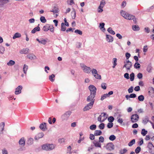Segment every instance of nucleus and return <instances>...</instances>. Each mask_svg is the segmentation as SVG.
Wrapping results in <instances>:
<instances>
[{"mask_svg":"<svg viewBox=\"0 0 154 154\" xmlns=\"http://www.w3.org/2000/svg\"><path fill=\"white\" fill-rule=\"evenodd\" d=\"M96 94H91L90 95L88 96L87 98V101L88 102L91 101L88 105L85 106L83 109L84 111L88 110L91 109L94 104V99Z\"/></svg>","mask_w":154,"mask_h":154,"instance_id":"1","label":"nucleus"},{"mask_svg":"<svg viewBox=\"0 0 154 154\" xmlns=\"http://www.w3.org/2000/svg\"><path fill=\"white\" fill-rule=\"evenodd\" d=\"M121 15L125 19L131 20H133V21L136 23V18H134V16L133 15L129 14L128 13L123 11H122L120 12Z\"/></svg>","mask_w":154,"mask_h":154,"instance_id":"2","label":"nucleus"},{"mask_svg":"<svg viewBox=\"0 0 154 154\" xmlns=\"http://www.w3.org/2000/svg\"><path fill=\"white\" fill-rule=\"evenodd\" d=\"M54 148V146L53 144H45L42 146V149L46 150H52Z\"/></svg>","mask_w":154,"mask_h":154,"instance_id":"3","label":"nucleus"},{"mask_svg":"<svg viewBox=\"0 0 154 154\" xmlns=\"http://www.w3.org/2000/svg\"><path fill=\"white\" fill-rule=\"evenodd\" d=\"M108 116L105 113H102L98 118V121L102 122L104 121L107 118Z\"/></svg>","mask_w":154,"mask_h":154,"instance_id":"4","label":"nucleus"},{"mask_svg":"<svg viewBox=\"0 0 154 154\" xmlns=\"http://www.w3.org/2000/svg\"><path fill=\"white\" fill-rule=\"evenodd\" d=\"M43 30L45 31H47L50 30L51 32H54V27L52 25L46 24L43 28Z\"/></svg>","mask_w":154,"mask_h":154,"instance_id":"5","label":"nucleus"},{"mask_svg":"<svg viewBox=\"0 0 154 154\" xmlns=\"http://www.w3.org/2000/svg\"><path fill=\"white\" fill-rule=\"evenodd\" d=\"M81 66L83 69V71L87 73H90L91 71L90 68L87 67L84 64H81Z\"/></svg>","mask_w":154,"mask_h":154,"instance_id":"6","label":"nucleus"},{"mask_svg":"<svg viewBox=\"0 0 154 154\" xmlns=\"http://www.w3.org/2000/svg\"><path fill=\"white\" fill-rule=\"evenodd\" d=\"M147 147L149 148V152L151 154H154V146L151 142L148 143Z\"/></svg>","mask_w":154,"mask_h":154,"instance_id":"7","label":"nucleus"},{"mask_svg":"<svg viewBox=\"0 0 154 154\" xmlns=\"http://www.w3.org/2000/svg\"><path fill=\"white\" fill-rule=\"evenodd\" d=\"M131 121L133 123L137 122L139 119L138 115L137 114L132 115L131 116Z\"/></svg>","mask_w":154,"mask_h":154,"instance_id":"8","label":"nucleus"},{"mask_svg":"<svg viewBox=\"0 0 154 154\" xmlns=\"http://www.w3.org/2000/svg\"><path fill=\"white\" fill-rule=\"evenodd\" d=\"M131 66V62L128 60H126V62H125V65L123 67H125L127 70H129Z\"/></svg>","mask_w":154,"mask_h":154,"instance_id":"9","label":"nucleus"},{"mask_svg":"<svg viewBox=\"0 0 154 154\" xmlns=\"http://www.w3.org/2000/svg\"><path fill=\"white\" fill-rule=\"evenodd\" d=\"M105 4V2L104 0H102L100 2V5L98 9V12H101L103 11V8Z\"/></svg>","mask_w":154,"mask_h":154,"instance_id":"10","label":"nucleus"},{"mask_svg":"<svg viewBox=\"0 0 154 154\" xmlns=\"http://www.w3.org/2000/svg\"><path fill=\"white\" fill-rule=\"evenodd\" d=\"M89 89L90 91L91 94H96L97 89L94 86L91 85L89 86Z\"/></svg>","mask_w":154,"mask_h":154,"instance_id":"11","label":"nucleus"},{"mask_svg":"<svg viewBox=\"0 0 154 154\" xmlns=\"http://www.w3.org/2000/svg\"><path fill=\"white\" fill-rule=\"evenodd\" d=\"M113 94V92L112 91H110L108 94H105L102 96L101 100H102L106 97H109L110 95L112 94Z\"/></svg>","mask_w":154,"mask_h":154,"instance_id":"12","label":"nucleus"},{"mask_svg":"<svg viewBox=\"0 0 154 154\" xmlns=\"http://www.w3.org/2000/svg\"><path fill=\"white\" fill-rule=\"evenodd\" d=\"M148 94L151 97H154V89L152 88H149L148 89Z\"/></svg>","mask_w":154,"mask_h":154,"instance_id":"13","label":"nucleus"},{"mask_svg":"<svg viewBox=\"0 0 154 154\" xmlns=\"http://www.w3.org/2000/svg\"><path fill=\"white\" fill-rule=\"evenodd\" d=\"M20 146L23 147L25 144V140L24 137H22L20 140L19 142Z\"/></svg>","mask_w":154,"mask_h":154,"instance_id":"14","label":"nucleus"},{"mask_svg":"<svg viewBox=\"0 0 154 154\" xmlns=\"http://www.w3.org/2000/svg\"><path fill=\"white\" fill-rule=\"evenodd\" d=\"M22 88V87L21 86H19L16 89L15 94H18L21 93V90Z\"/></svg>","mask_w":154,"mask_h":154,"instance_id":"15","label":"nucleus"},{"mask_svg":"<svg viewBox=\"0 0 154 154\" xmlns=\"http://www.w3.org/2000/svg\"><path fill=\"white\" fill-rule=\"evenodd\" d=\"M46 123H42L40 124L39 126L40 128L43 131H45L46 129Z\"/></svg>","mask_w":154,"mask_h":154,"instance_id":"16","label":"nucleus"},{"mask_svg":"<svg viewBox=\"0 0 154 154\" xmlns=\"http://www.w3.org/2000/svg\"><path fill=\"white\" fill-rule=\"evenodd\" d=\"M29 50L28 48L23 49L20 51V53L22 54H26L29 52Z\"/></svg>","mask_w":154,"mask_h":154,"instance_id":"17","label":"nucleus"},{"mask_svg":"<svg viewBox=\"0 0 154 154\" xmlns=\"http://www.w3.org/2000/svg\"><path fill=\"white\" fill-rule=\"evenodd\" d=\"M106 38L107 41L109 42H112L113 40V38L110 35H106Z\"/></svg>","mask_w":154,"mask_h":154,"instance_id":"18","label":"nucleus"},{"mask_svg":"<svg viewBox=\"0 0 154 154\" xmlns=\"http://www.w3.org/2000/svg\"><path fill=\"white\" fill-rule=\"evenodd\" d=\"M94 145L96 147H101V144L100 142L94 140L93 143Z\"/></svg>","mask_w":154,"mask_h":154,"instance_id":"19","label":"nucleus"},{"mask_svg":"<svg viewBox=\"0 0 154 154\" xmlns=\"http://www.w3.org/2000/svg\"><path fill=\"white\" fill-rule=\"evenodd\" d=\"M44 134L42 133H38L36 136L35 139H38L40 138H42Z\"/></svg>","mask_w":154,"mask_h":154,"instance_id":"20","label":"nucleus"},{"mask_svg":"<svg viewBox=\"0 0 154 154\" xmlns=\"http://www.w3.org/2000/svg\"><path fill=\"white\" fill-rule=\"evenodd\" d=\"M40 29L39 27L38 26L35 28L32 31V33H35L37 31H39L40 30Z\"/></svg>","mask_w":154,"mask_h":154,"instance_id":"21","label":"nucleus"},{"mask_svg":"<svg viewBox=\"0 0 154 154\" xmlns=\"http://www.w3.org/2000/svg\"><path fill=\"white\" fill-rule=\"evenodd\" d=\"M4 126L5 123L4 122H2L0 124V134H1L3 130Z\"/></svg>","mask_w":154,"mask_h":154,"instance_id":"22","label":"nucleus"},{"mask_svg":"<svg viewBox=\"0 0 154 154\" xmlns=\"http://www.w3.org/2000/svg\"><path fill=\"white\" fill-rule=\"evenodd\" d=\"M56 119L55 118H54L53 119H52V118L50 117L48 119V122L50 124H52V122L53 123H54L56 121Z\"/></svg>","mask_w":154,"mask_h":154,"instance_id":"23","label":"nucleus"},{"mask_svg":"<svg viewBox=\"0 0 154 154\" xmlns=\"http://www.w3.org/2000/svg\"><path fill=\"white\" fill-rule=\"evenodd\" d=\"M102 133V131L100 130H96L95 131L94 135L95 136L100 135Z\"/></svg>","mask_w":154,"mask_h":154,"instance_id":"24","label":"nucleus"},{"mask_svg":"<svg viewBox=\"0 0 154 154\" xmlns=\"http://www.w3.org/2000/svg\"><path fill=\"white\" fill-rule=\"evenodd\" d=\"M59 11V9H57L55 10H53L52 11H51L53 12L54 14H55L56 17H57L58 16L57 14L58 13Z\"/></svg>","mask_w":154,"mask_h":154,"instance_id":"25","label":"nucleus"},{"mask_svg":"<svg viewBox=\"0 0 154 154\" xmlns=\"http://www.w3.org/2000/svg\"><path fill=\"white\" fill-rule=\"evenodd\" d=\"M21 36V35L19 33H16L14 34L13 37V38L14 39H15L16 38L20 37Z\"/></svg>","mask_w":154,"mask_h":154,"instance_id":"26","label":"nucleus"},{"mask_svg":"<svg viewBox=\"0 0 154 154\" xmlns=\"http://www.w3.org/2000/svg\"><path fill=\"white\" fill-rule=\"evenodd\" d=\"M55 75L52 74L49 76V79L51 82H53L54 80Z\"/></svg>","mask_w":154,"mask_h":154,"instance_id":"27","label":"nucleus"},{"mask_svg":"<svg viewBox=\"0 0 154 154\" xmlns=\"http://www.w3.org/2000/svg\"><path fill=\"white\" fill-rule=\"evenodd\" d=\"M28 69V66L26 64H24L23 68V71L24 73L25 74L26 73V71Z\"/></svg>","mask_w":154,"mask_h":154,"instance_id":"28","label":"nucleus"},{"mask_svg":"<svg viewBox=\"0 0 154 154\" xmlns=\"http://www.w3.org/2000/svg\"><path fill=\"white\" fill-rule=\"evenodd\" d=\"M107 31L112 34L114 35L115 34V32L112 29V28L111 27L109 28L108 29Z\"/></svg>","mask_w":154,"mask_h":154,"instance_id":"29","label":"nucleus"},{"mask_svg":"<svg viewBox=\"0 0 154 154\" xmlns=\"http://www.w3.org/2000/svg\"><path fill=\"white\" fill-rule=\"evenodd\" d=\"M33 139L32 138H29L27 141V143L29 145H31L33 143Z\"/></svg>","mask_w":154,"mask_h":154,"instance_id":"30","label":"nucleus"},{"mask_svg":"<svg viewBox=\"0 0 154 154\" xmlns=\"http://www.w3.org/2000/svg\"><path fill=\"white\" fill-rule=\"evenodd\" d=\"M135 139H133L130 141L128 143V145L129 146H131L133 144L135 143Z\"/></svg>","mask_w":154,"mask_h":154,"instance_id":"31","label":"nucleus"},{"mask_svg":"<svg viewBox=\"0 0 154 154\" xmlns=\"http://www.w3.org/2000/svg\"><path fill=\"white\" fill-rule=\"evenodd\" d=\"M15 62L14 61L12 60H10L9 62L7 63V65L8 66H11L14 64Z\"/></svg>","mask_w":154,"mask_h":154,"instance_id":"32","label":"nucleus"},{"mask_svg":"<svg viewBox=\"0 0 154 154\" xmlns=\"http://www.w3.org/2000/svg\"><path fill=\"white\" fill-rule=\"evenodd\" d=\"M147 133V131L145 130L144 129H142L141 134L143 136H145Z\"/></svg>","mask_w":154,"mask_h":154,"instance_id":"33","label":"nucleus"},{"mask_svg":"<svg viewBox=\"0 0 154 154\" xmlns=\"http://www.w3.org/2000/svg\"><path fill=\"white\" fill-rule=\"evenodd\" d=\"M66 29V27L64 25V23H61V30L62 31H65Z\"/></svg>","mask_w":154,"mask_h":154,"instance_id":"34","label":"nucleus"},{"mask_svg":"<svg viewBox=\"0 0 154 154\" xmlns=\"http://www.w3.org/2000/svg\"><path fill=\"white\" fill-rule=\"evenodd\" d=\"M133 29L134 30H138L140 29L139 27L138 26L134 25L132 26Z\"/></svg>","mask_w":154,"mask_h":154,"instance_id":"35","label":"nucleus"},{"mask_svg":"<svg viewBox=\"0 0 154 154\" xmlns=\"http://www.w3.org/2000/svg\"><path fill=\"white\" fill-rule=\"evenodd\" d=\"M113 68H114L115 66L117 65V59L116 58H114L113 59Z\"/></svg>","mask_w":154,"mask_h":154,"instance_id":"36","label":"nucleus"},{"mask_svg":"<svg viewBox=\"0 0 154 154\" xmlns=\"http://www.w3.org/2000/svg\"><path fill=\"white\" fill-rule=\"evenodd\" d=\"M144 97L142 95H140L138 97V100L141 101H143L144 100Z\"/></svg>","mask_w":154,"mask_h":154,"instance_id":"37","label":"nucleus"},{"mask_svg":"<svg viewBox=\"0 0 154 154\" xmlns=\"http://www.w3.org/2000/svg\"><path fill=\"white\" fill-rule=\"evenodd\" d=\"M134 73H132L130 75V78L131 81H133L134 79Z\"/></svg>","mask_w":154,"mask_h":154,"instance_id":"38","label":"nucleus"},{"mask_svg":"<svg viewBox=\"0 0 154 154\" xmlns=\"http://www.w3.org/2000/svg\"><path fill=\"white\" fill-rule=\"evenodd\" d=\"M40 19L41 21L43 23H45L46 22V19H45V18L43 16L41 17Z\"/></svg>","mask_w":154,"mask_h":154,"instance_id":"39","label":"nucleus"},{"mask_svg":"<svg viewBox=\"0 0 154 154\" xmlns=\"http://www.w3.org/2000/svg\"><path fill=\"white\" fill-rule=\"evenodd\" d=\"M90 128L92 130H95L96 128V126L95 125H92L90 126Z\"/></svg>","mask_w":154,"mask_h":154,"instance_id":"40","label":"nucleus"},{"mask_svg":"<svg viewBox=\"0 0 154 154\" xmlns=\"http://www.w3.org/2000/svg\"><path fill=\"white\" fill-rule=\"evenodd\" d=\"M140 64L138 63H135L134 65V67L136 69L140 68Z\"/></svg>","mask_w":154,"mask_h":154,"instance_id":"41","label":"nucleus"},{"mask_svg":"<svg viewBox=\"0 0 154 154\" xmlns=\"http://www.w3.org/2000/svg\"><path fill=\"white\" fill-rule=\"evenodd\" d=\"M127 151V150L125 149H121L120 151V153L121 154H124Z\"/></svg>","mask_w":154,"mask_h":154,"instance_id":"42","label":"nucleus"},{"mask_svg":"<svg viewBox=\"0 0 154 154\" xmlns=\"http://www.w3.org/2000/svg\"><path fill=\"white\" fill-rule=\"evenodd\" d=\"M8 2V0H0V5L7 3Z\"/></svg>","mask_w":154,"mask_h":154,"instance_id":"43","label":"nucleus"},{"mask_svg":"<svg viewBox=\"0 0 154 154\" xmlns=\"http://www.w3.org/2000/svg\"><path fill=\"white\" fill-rule=\"evenodd\" d=\"M141 148L140 146L137 147L135 150V152L136 153H139L140 151Z\"/></svg>","mask_w":154,"mask_h":154,"instance_id":"44","label":"nucleus"},{"mask_svg":"<svg viewBox=\"0 0 154 154\" xmlns=\"http://www.w3.org/2000/svg\"><path fill=\"white\" fill-rule=\"evenodd\" d=\"M99 128L100 129H103L104 128V124L102 123L99 126Z\"/></svg>","mask_w":154,"mask_h":154,"instance_id":"45","label":"nucleus"},{"mask_svg":"<svg viewBox=\"0 0 154 154\" xmlns=\"http://www.w3.org/2000/svg\"><path fill=\"white\" fill-rule=\"evenodd\" d=\"M116 138V137L114 135H111L109 137V139L111 140H114Z\"/></svg>","mask_w":154,"mask_h":154,"instance_id":"46","label":"nucleus"},{"mask_svg":"<svg viewBox=\"0 0 154 154\" xmlns=\"http://www.w3.org/2000/svg\"><path fill=\"white\" fill-rule=\"evenodd\" d=\"M94 76L97 79H100L101 78V76L97 73L96 74H94Z\"/></svg>","mask_w":154,"mask_h":154,"instance_id":"47","label":"nucleus"},{"mask_svg":"<svg viewBox=\"0 0 154 154\" xmlns=\"http://www.w3.org/2000/svg\"><path fill=\"white\" fill-rule=\"evenodd\" d=\"M108 120L110 122H112L114 120V118L112 116H110Z\"/></svg>","mask_w":154,"mask_h":154,"instance_id":"48","label":"nucleus"},{"mask_svg":"<svg viewBox=\"0 0 154 154\" xmlns=\"http://www.w3.org/2000/svg\"><path fill=\"white\" fill-rule=\"evenodd\" d=\"M140 140V141L138 142V144L139 146H141L143 143V140L142 138H141Z\"/></svg>","mask_w":154,"mask_h":154,"instance_id":"49","label":"nucleus"},{"mask_svg":"<svg viewBox=\"0 0 154 154\" xmlns=\"http://www.w3.org/2000/svg\"><path fill=\"white\" fill-rule=\"evenodd\" d=\"M67 2L68 4L71 5L74 3L73 0H67Z\"/></svg>","mask_w":154,"mask_h":154,"instance_id":"50","label":"nucleus"},{"mask_svg":"<svg viewBox=\"0 0 154 154\" xmlns=\"http://www.w3.org/2000/svg\"><path fill=\"white\" fill-rule=\"evenodd\" d=\"M113 126V123L112 122L109 123L107 125V127L108 128H111Z\"/></svg>","mask_w":154,"mask_h":154,"instance_id":"51","label":"nucleus"},{"mask_svg":"<svg viewBox=\"0 0 154 154\" xmlns=\"http://www.w3.org/2000/svg\"><path fill=\"white\" fill-rule=\"evenodd\" d=\"M30 59H32L34 58L35 56L32 54H30L27 56Z\"/></svg>","mask_w":154,"mask_h":154,"instance_id":"52","label":"nucleus"},{"mask_svg":"<svg viewBox=\"0 0 154 154\" xmlns=\"http://www.w3.org/2000/svg\"><path fill=\"white\" fill-rule=\"evenodd\" d=\"M75 33H78L80 35H82V31L79 30H78V29L76 30L75 31Z\"/></svg>","mask_w":154,"mask_h":154,"instance_id":"53","label":"nucleus"},{"mask_svg":"<svg viewBox=\"0 0 154 154\" xmlns=\"http://www.w3.org/2000/svg\"><path fill=\"white\" fill-rule=\"evenodd\" d=\"M89 138L91 140H94L95 138L94 135L92 134H90Z\"/></svg>","mask_w":154,"mask_h":154,"instance_id":"54","label":"nucleus"},{"mask_svg":"<svg viewBox=\"0 0 154 154\" xmlns=\"http://www.w3.org/2000/svg\"><path fill=\"white\" fill-rule=\"evenodd\" d=\"M152 67L151 66H148L147 68V70L149 72H150L152 70Z\"/></svg>","mask_w":154,"mask_h":154,"instance_id":"55","label":"nucleus"},{"mask_svg":"<svg viewBox=\"0 0 154 154\" xmlns=\"http://www.w3.org/2000/svg\"><path fill=\"white\" fill-rule=\"evenodd\" d=\"M104 141V138L100 136L99 138V142H103Z\"/></svg>","mask_w":154,"mask_h":154,"instance_id":"56","label":"nucleus"},{"mask_svg":"<svg viewBox=\"0 0 154 154\" xmlns=\"http://www.w3.org/2000/svg\"><path fill=\"white\" fill-rule=\"evenodd\" d=\"M125 56L126 58V60H128L129 59V58L131 56V54H130L128 53H126L125 54Z\"/></svg>","mask_w":154,"mask_h":154,"instance_id":"57","label":"nucleus"},{"mask_svg":"<svg viewBox=\"0 0 154 154\" xmlns=\"http://www.w3.org/2000/svg\"><path fill=\"white\" fill-rule=\"evenodd\" d=\"M133 88L132 87H131L128 89V92L129 93H131L133 92Z\"/></svg>","mask_w":154,"mask_h":154,"instance_id":"58","label":"nucleus"},{"mask_svg":"<svg viewBox=\"0 0 154 154\" xmlns=\"http://www.w3.org/2000/svg\"><path fill=\"white\" fill-rule=\"evenodd\" d=\"M92 73L93 75H94V74H96L97 73V70L95 69H93L92 70Z\"/></svg>","mask_w":154,"mask_h":154,"instance_id":"59","label":"nucleus"},{"mask_svg":"<svg viewBox=\"0 0 154 154\" xmlns=\"http://www.w3.org/2000/svg\"><path fill=\"white\" fill-rule=\"evenodd\" d=\"M106 83H102L101 85V88L104 89H106Z\"/></svg>","mask_w":154,"mask_h":154,"instance_id":"60","label":"nucleus"},{"mask_svg":"<svg viewBox=\"0 0 154 154\" xmlns=\"http://www.w3.org/2000/svg\"><path fill=\"white\" fill-rule=\"evenodd\" d=\"M130 98H134L136 97V94H131L130 95Z\"/></svg>","mask_w":154,"mask_h":154,"instance_id":"61","label":"nucleus"},{"mask_svg":"<svg viewBox=\"0 0 154 154\" xmlns=\"http://www.w3.org/2000/svg\"><path fill=\"white\" fill-rule=\"evenodd\" d=\"M65 140L64 138L60 139L58 141L60 143H62L65 141Z\"/></svg>","mask_w":154,"mask_h":154,"instance_id":"62","label":"nucleus"},{"mask_svg":"<svg viewBox=\"0 0 154 154\" xmlns=\"http://www.w3.org/2000/svg\"><path fill=\"white\" fill-rule=\"evenodd\" d=\"M46 42H47L45 40L42 39L41 40L40 43L43 45H45L46 43Z\"/></svg>","mask_w":154,"mask_h":154,"instance_id":"63","label":"nucleus"},{"mask_svg":"<svg viewBox=\"0 0 154 154\" xmlns=\"http://www.w3.org/2000/svg\"><path fill=\"white\" fill-rule=\"evenodd\" d=\"M2 153L3 154H8V153L7 151L5 149L2 150Z\"/></svg>","mask_w":154,"mask_h":154,"instance_id":"64","label":"nucleus"}]
</instances>
